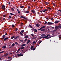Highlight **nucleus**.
<instances>
[{
  "instance_id": "nucleus-23",
  "label": "nucleus",
  "mask_w": 61,
  "mask_h": 61,
  "mask_svg": "<svg viewBox=\"0 0 61 61\" xmlns=\"http://www.w3.org/2000/svg\"><path fill=\"white\" fill-rule=\"evenodd\" d=\"M17 10L18 13H20V11H19V10L18 9H17Z\"/></svg>"
},
{
  "instance_id": "nucleus-37",
  "label": "nucleus",
  "mask_w": 61,
  "mask_h": 61,
  "mask_svg": "<svg viewBox=\"0 0 61 61\" xmlns=\"http://www.w3.org/2000/svg\"><path fill=\"white\" fill-rule=\"evenodd\" d=\"M15 44L14 43H13L12 45V46H15Z\"/></svg>"
},
{
  "instance_id": "nucleus-61",
  "label": "nucleus",
  "mask_w": 61,
  "mask_h": 61,
  "mask_svg": "<svg viewBox=\"0 0 61 61\" xmlns=\"http://www.w3.org/2000/svg\"><path fill=\"white\" fill-rule=\"evenodd\" d=\"M27 40V39H25V40H24V41H25Z\"/></svg>"
},
{
  "instance_id": "nucleus-54",
  "label": "nucleus",
  "mask_w": 61,
  "mask_h": 61,
  "mask_svg": "<svg viewBox=\"0 0 61 61\" xmlns=\"http://www.w3.org/2000/svg\"><path fill=\"white\" fill-rule=\"evenodd\" d=\"M58 36V37L59 36V39H60L61 38V36L60 37V36Z\"/></svg>"
},
{
  "instance_id": "nucleus-47",
  "label": "nucleus",
  "mask_w": 61,
  "mask_h": 61,
  "mask_svg": "<svg viewBox=\"0 0 61 61\" xmlns=\"http://www.w3.org/2000/svg\"><path fill=\"white\" fill-rule=\"evenodd\" d=\"M37 37H34L32 39H36V38Z\"/></svg>"
},
{
  "instance_id": "nucleus-41",
  "label": "nucleus",
  "mask_w": 61,
  "mask_h": 61,
  "mask_svg": "<svg viewBox=\"0 0 61 61\" xmlns=\"http://www.w3.org/2000/svg\"><path fill=\"white\" fill-rule=\"evenodd\" d=\"M36 48H33L32 49L33 50V51H34V50H36Z\"/></svg>"
},
{
  "instance_id": "nucleus-29",
  "label": "nucleus",
  "mask_w": 61,
  "mask_h": 61,
  "mask_svg": "<svg viewBox=\"0 0 61 61\" xmlns=\"http://www.w3.org/2000/svg\"><path fill=\"white\" fill-rule=\"evenodd\" d=\"M20 34L21 35V36H23V34L21 32H20Z\"/></svg>"
},
{
  "instance_id": "nucleus-40",
  "label": "nucleus",
  "mask_w": 61,
  "mask_h": 61,
  "mask_svg": "<svg viewBox=\"0 0 61 61\" xmlns=\"http://www.w3.org/2000/svg\"><path fill=\"white\" fill-rule=\"evenodd\" d=\"M24 49V47H23L20 48V49Z\"/></svg>"
},
{
  "instance_id": "nucleus-56",
  "label": "nucleus",
  "mask_w": 61,
  "mask_h": 61,
  "mask_svg": "<svg viewBox=\"0 0 61 61\" xmlns=\"http://www.w3.org/2000/svg\"><path fill=\"white\" fill-rule=\"evenodd\" d=\"M53 5H54V6H55V5H56V4H55V3H53Z\"/></svg>"
},
{
  "instance_id": "nucleus-36",
  "label": "nucleus",
  "mask_w": 61,
  "mask_h": 61,
  "mask_svg": "<svg viewBox=\"0 0 61 61\" xmlns=\"http://www.w3.org/2000/svg\"><path fill=\"white\" fill-rule=\"evenodd\" d=\"M20 8H24V6H20Z\"/></svg>"
},
{
  "instance_id": "nucleus-59",
  "label": "nucleus",
  "mask_w": 61,
  "mask_h": 61,
  "mask_svg": "<svg viewBox=\"0 0 61 61\" xmlns=\"http://www.w3.org/2000/svg\"><path fill=\"white\" fill-rule=\"evenodd\" d=\"M42 12H44V13H46V12L45 11H44V10H42Z\"/></svg>"
},
{
  "instance_id": "nucleus-5",
  "label": "nucleus",
  "mask_w": 61,
  "mask_h": 61,
  "mask_svg": "<svg viewBox=\"0 0 61 61\" xmlns=\"http://www.w3.org/2000/svg\"><path fill=\"white\" fill-rule=\"evenodd\" d=\"M8 38V37H6V38H5L4 39L3 38H2V39L3 40H4V41H6V40H7L8 39V38Z\"/></svg>"
},
{
  "instance_id": "nucleus-63",
  "label": "nucleus",
  "mask_w": 61,
  "mask_h": 61,
  "mask_svg": "<svg viewBox=\"0 0 61 61\" xmlns=\"http://www.w3.org/2000/svg\"><path fill=\"white\" fill-rule=\"evenodd\" d=\"M46 19H47V20H48V18H47V17L46 18Z\"/></svg>"
},
{
  "instance_id": "nucleus-14",
  "label": "nucleus",
  "mask_w": 61,
  "mask_h": 61,
  "mask_svg": "<svg viewBox=\"0 0 61 61\" xmlns=\"http://www.w3.org/2000/svg\"><path fill=\"white\" fill-rule=\"evenodd\" d=\"M15 36H13L12 37H11V39H13V38H14V39H15Z\"/></svg>"
},
{
  "instance_id": "nucleus-32",
  "label": "nucleus",
  "mask_w": 61,
  "mask_h": 61,
  "mask_svg": "<svg viewBox=\"0 0 61 61\" xmlns=\"http://www.w3.org/2000/svg\"><path fill=\"white\" fill-rule=\"evenodd\" d=\"M10 14L11 15H14V14L13 13H10Z\"/></svg>"
},
{
  "instance_id": "nucleus-53",
  "label": "nucleus",
  "mask_w": 61,
  "mask_h": 61,
  "mask_svg": "<svg viewBox=\"0 0 61 61\" xmlns=\"http://www.w3.org/2000/svg\"><path fill=\"white\" fill-rule=\"evenodd\" d=\"M20 48H19L18 50V51H20Z\"/></svg>"
},
{
  "instance_id": "nucleus-64",
  "label": "nucleus",
  "mask_w": 61,
  "mask_h": 61,
  "mask_svg": "<svg viewBox=\"0 0 61 61\" xmlns=\"http://www.w3.org/2000/svg\"><path fill=\"white\" fill-rule=\"evenodd\" d=\"M9 3V5H10V2H8Z\"/></svg>"
},
{
  "instance_id": "nucleus-46",
  "label": "nucleus",
  "mask_w": 61,
  "mask_h": 61,
  "mask_svg": "<svg viewBox=\"0 0 61 61\" xmlns=\"http://www.w3.org/2000/svg\"><path fill=\"white\" fill-rule=\"evenodd\" d=\"M29 26L30 27H31V28H32V26L31 25H29Z\"/></svg>"
},
{
  "instance_id": "nucleus-16",
  "label": "nucleus",
  "mask_w": 61,
  "mask_h": 61,
  "mask_svg": "<svg viewBox=\"0 0 61 61\" xmlns=\"http://www.w3.org/2000/svg\"><path fill=\"white\" fill-rule=\"evenodd\" d=\"M26 46V44H23L21 45V47H23V46Z\"/></svg>"
},
{
  "instance_id": "nucleus-18",
  "label": "nucleus",
  "mask_w": 61,
  "mask_h": 61,
  "mask_svg": "<svg viewBox=\"0 0 61 61\" xmlns=\"http://www.w3.org/2000/svg\"><path fill=\"white\" fill-rule=\"evenodd\" d=\"M19 36H17L16 37H15V39H17V38H19Z\"/></svg>"
},
{
  "instance_id": "nucleus-44",
  "label": "nucleus",
  "mask_w": 61,
  "mask_h": 61,
  "mask_svg": "<svg viewBox=\"0 0 61 61\" xmlns=\"http://www.w3.org/2000/svg\"><path fill=\"white\" fill-rule=\"evenodd\" d=\"M17 30H18V29H17V28H16V29L15 30V31H17Z\"/></svg>"
},
{
  "instance_id": "nucleus-45",
  "label": "nucleus",
  "mask_w": 61,
  "mask_h": 61,
  "mask_svg": "<svg viewBox=\"0 0 61 61\" xmlns=\"http://www.w3.org/2000/svg\"><path fill=\"white\" fill-rule=\"evenodd\" d=\"M43 36H41V37L39 38V39H41V38H43Z\"/></svg>"
},
{
  "instance_id": "nucleus-7",
  "label": "nucleus",
  "mask_w": 61,
  "mask_h": 61,
  "mask_svg": "<svg viewBox=\"0 0 61 61\" xmlns=\"http://www.w3.org/2000/svg\"><path fill=\"white\" fill-rule=\"evenodd\" d=\"M46 27V26H43L42 27H41V28L40 29H38V30H41V29H43V28H45Z\"/></svg>"
},
{
  "instance_id": "nucleus-57",
  "label": "nucleus",
  "mask_w": 61,
  "mask_h": 61,
  "mask_svg": "<svg viewBox=\"0 0 61 61\" xmlns=\"http://www.w3.org/2000/svg\"><path fill=\"white\" fill-rule=\"evenodd\" d=\"M47 9H45L44 10V11H47Z\"/></svg>"
},
{
  "instance_id": "nucleus-11",
  "label": "nucleus",
  "mask_w": 61,
  "mask_h": 61,
  "mask_svg": "<svg viewBox=\"0 0 61 61\" xmlns=\"http://www.w3.org/2000/svg\"><path fill=\"white\" fill-rule=\"evenodd\" d=\"M25 13H29V11L28 10H26L24 11Z\"/></svg>"
},
{
  "instance_id": "nucleus-21",
  "label": "nucleus",
  "mask_w": 61,
  "mask_h": 61,
  "mask_svg": "<svg viewBox=\"0 0 61 61\" xmlns=\"http://www.w3.org/2000/svg\"><path fill=\"white\" fill-rule=\"evenodd\" d=\"M15 44H16V45H19V44H18V43L17 42H15Z\"/></svg>"
},
{
  "instance_id": "nucleus-17",
  "label": "nucleus",
  "mask_w": 61,
  "mask_h": 61,
  "mask_svg": "<svg viewBox=\"0 0 61 61\" xmlns=\"http://www.w3.org/2000/svg\"><path fill=\"white\" fill-rule=\"evenodd\" d=\"M24 38H26V39H27V38H28V36H25Z\"/></svg>"
},
{
  "instance_id": "nucleus-39",
  "label": "nucleus",
  "mask_w": 61,
  "mask_h": 61,
  "mask_svg": "<svg viewBox=\"0 0 61 61\" xmlns=\"http://www.w3.org/2000/svg\"><path fill=\"white\" fill-rule=\"evenodd\" d=\"M36 42L35 41H34V42H33V44H36Z\"/></svg>"
},
{
  "instance_id": "nucleus-28",
  "label": "nucleus",
  "mask_w": 61,
  "mask_h": 61,
  "mask_svg": "<svg viewBox=\"0 0 61 61\" xmlns=\"http://www.w3.org/2000/svg\"><path fill=\"white\" fill-rule=\"evenodd\" d=\"M47 8H48L49 9V10H51V8L50 7H47Z\"/></svg>"
},
{
  "instance_id": "nucleus-26",
  "label": "nucleus",
  "mask_w": 61,
  "mask_h": 61,
  "mask_svg": "<svg viewBox=\"0 0 61 61\" xmlns=\"http://www.w3.org/2000/svg\"><path fill=\"white\" fill-rule=\"evenodd\" d=\"M41 31H45V29H43L41 30Z\"/></svg>"
},
{
  "instance_id": "nucleus-19",
  "label": "nucleus",
  "mask_w": 61,
  "mask_h": 61,
  "mask_svg": "<svg viewBox=\"0 0 61 61\" xmlns=\"http://www.w3.org/2000/svg\"><path fill=\"white\" fill-rule=\"evenodd\" d=\"M44 3L45 4H46V5H47L49 4V3H48L47 2H45Z\"/></svg>"
},
{
  "instance_id": "nucleus-27",
  "label": "nucleus",
  "mask_w": 61,
  "mask_h": 61,
  "mask_svg": "<svg viewBox=\"0 0 61 61\" xmlns=\"http://www.w3.org/2000/svg\"><path fill=\"white\" fill-rule=\"evenodd\" d=\"M41 36H46V35L45 34H43L41 35Z\"/></svg>"
},
{
  "instance_id": "nucleus-31",
  "label": "nucleus",
  "mask_w": 61,
  "mask_h": 61,
  "mask_svg": "<svg viewBox=\"0 0 61 61\" xmlns=\"http://www.w3.org/2000/svg\"><path fill=\"white\" fill-rule=\"evenodd\" d=\"M33 34H31V36H33V37L35 36V35H33Z\"/></svg>"
},
{
  "instance_id": "nucleus-35",
  "label": "nucleus",
  "mask_w": 61,
  "mask_h": 61,
  "mask_svg": "<svg viewBox=\"0 0 61 61\" xmlns=\"http://www.w3.org/2000/svg\"><path fill=\"white\" fill-rule=\"evenodd\" d=\"M6 46H3V48L5 49L6 48Z\"/></svg>"
},
{
  "instance_id": "nucleus-34",
  "label": "nucleus",
  "mask_w": 61,
  "mask_h": 61,
  "mask_svg": "<svg viewBox=\"0 0 61 61\" xmlns=\"http://www.w3.org/2000/svg\"><path fill=\"white\" fill-rule=\"evenodd\" d=\"M20 41L21 42H22V43L23 42V40H20Z\"/></svg>"
},
{
  "instance_id": "nucleus-62",
  "label": "nucleus",
  "mask_w": 61,
  "mask_h": 61,
  "mask_svg": "<svg viewBox=\"0 0 61 61\" xmlns=\"http://www.w3.org/2000/svg\"><path fill=\"white\" fill-rule=\"evenodd\" d=\"M48 28H49L48 27L47 28H46V30H47V29H48Z\"/></svg>"
},
{
  "instance_id": "nucleus-43",
  "label": "nucleus",
  "mask_w": 61,
  "mask_h": 61,
  "mask_svg": "<svg viewBox=\"0 0 61 61\" xmlns=\"http://www.w3.org/2000/svg\"><path fill=\"white\" fill-rule=\"evenodd\" d=\"M21 33H24V30H21Z\"/></svg>"
},
{
  "instance_id": "nucleus-24",
  "label": "nucleus",
  "mask_w": 61,
  "mask_h": 61,
  "mask_svg": "<svg viewBox=\"0 0 61 61\" xmlns=\"http://www.w3.org/2000/svg\"><path fill=\"white\" fill-rule=\"evenodd\" d=\"M5 52V51H3L1 52H0V54H2V53H4Z\"/></svg>"
},
{
  "instance_id": "nucleus-51",
  "label": "nucleus",
  "mask_w": 61,
  "mask_h": 61,
  "mask_svg": "<svg viewBox=\"0 0 61 61\" xmlns=\"http://www.w3.org/2000/svg\"><path fill=\"white\" fill-rule=\"evenodd\" d=\"M47 24V22H46V21H45V24Z\"/></svg>"
},
{
  "instance_id": "nucleus-33",
  "label": "nucleus",
  "mask_w": 61,
  "mask_h": 61,
  "mask_svg": "<svg viewBox=\"0 0 61 61\" xmlns=\"http://www.w3.org/2000/svg\"><path fill=\"white\" fill-rule=\"evenodd\" d=\"M12 25V26L13 27H15V25H14V24L12 25Z\"/></svg>"
},
{
  "instance_id": "nucleus-50",
  "label": "nucleus",
  "mask_w": 61,
  "mask_h": 61,
  "mask_svg": "<svg viewBox=\"0 0 61 61\" xmlns=\"http://www.w3.org/2000/svg\"><path fill=\"white\" fill-rule=\"evenodd\" d=\"M31 30L32 31V32H34V29H32Z\"/></svg>"
},
{
  "instance_id": "nucleus-8",
  "label": "nucleus",
  "mask_w": 61,
  "mask_h": 61,
  "mask_svg": "<svg viewBox=\"0 0 61 61\" xmlns=\"http://www.w3.org/2000/svg\"><path fill=\"white\" fill-rule=\"evenodd\" d=\"M20 17V18H23V19H25L26 20L27 19L25 17L23 16H21V17Z\"/></svg>"
},
{
  "instance_id": "nucleus-48",
  "label": "nucleus",
  "mask_w": 61,
  "mask_h": 61,
  "mask_svg": "<svg viewBox=\"0 0 61 61\" xmlns=\"http://www.w3.org/2000/svg\"><path fill=\"white\" fill-rule=\"evenodd\" d=\"M50 36V35L49 34H48L47 35V36Z\"/></svg>"
},
{
  "instance_id": "nucleus-25",
  "label": "nucleus",
  "mask_w": 61,
  "mask_h": 61,
  "mask_svg": "<svg viewBox=\"0 0 61 61\" xmlns=\"http://www.w3.org/2000/svg\"><path fill=\"white\" fill-rule=\"evenodd\" d=\"M57 29L54 30L53 31V32H56V31H57Z\"/></svg>"
},
{
  "instance_id": "nucleus-60",
  "label": "nucleus",
  "mask_w": 61,
  "mask_h": 61,
  "mask_svg": "<svg viewBox=\"0 0 61 61\" xmlns=\"http://www.w3.org/2000/svg\"><path fill=\"white\" fill-rule=\"evenodd\" d=\"M5 56H7L8 55V54L7 53H6L5 54Z\"/></svg>"
},
{
  "instance_id": "nucleus-4",
  "label": "nucleus",
  "mask_w": 61,
  "mask_h": 61,
  "mask_svg": "<svg viewBox=\"0 0 61 61\" xmlns=\"http://www.w3.org/2000/svg\"><path fill=\"white\" fill-rule=\"evenodd\" d=\"M1 9H3L4 10H5V6L4 5H3L1 8Z\"/></svg>"
},
{
  "instance_id": "nucleus-15",
  "label": "nucleus",
  "mask_w": 61,
  "mask_h": 61,
  "mask_svg": "<svg viewBox=\"0 0 61 61\" xmlns=\"http://www.w3.org/2000/svg\"><path fill=\"white\" fill-rule=\"evenodd\" d=\"M29 43H30V40H28V41H27V44H28Z\"/></svg>"
},
{
  "instance_id": "nucleus-38",
  "label": "nucleus",
  "mask_w": 61,
  "mask_h": 61,
  "mask_svg": "<svg viewBox=\"0 0 61 61\" xmlns=\"http://www.w3.org/2000/svg\"><path fill=\"white\" fill-rule=\"evenodd\" d=\"M9 19H10V18H12V16L10 15L9 16Z\"/></svg>"
},
{
  "instance_id": "nucleus-55",
  "label": "nucleus",
  "mask_w": 61,
  "mask_h": 61,
  "mask_svg": "<svg viewBox=\"0 0 61 61\" xmlns=\"http://www.w3.org/2000/svg\"><path fill=\"white\" fill-rule=\"evenodd\" d=\"M8 59H9V58H11V57L10 56H8Z\"/></svg>"
},
{
  "instance_id": "nucleus-13",
  "label": "nucleus",
  "mask_w": 61,
  "mask_h": 61,
  "mask_svg": "<svg viewBox=\"0 0 61 61\" xmlns=\"http://www.w3.org/2000/svg\"><path fill=\"white\" fill-rule=\"evenodd\" d=\"M34 47V46L33 45L31 47H30V49L31 50H32L33 49V48Z\"/></svg>"
},
{
  "instance_id": "nucleus-22",
  "label": "nucleus",
  "mask_w": 61,
  "mask_h": 61,
  "mask_svg": "<svg viewBox=\"0 0 61 61\" xmlns=\"http://www.w3.org/2000/svg\"><path fill=\"white\" fill-rule=\"evenodd\" d=\"M6 36H5V35H3L2 36V37L3 38H5Z\"/></svg>"
},
{
  "instance_id": "nucleus-1",
  "label": "nucleus",
  "mask_w": 61,
  "mask_h": 61,
  "mask_svg": "<svg viewBox=\"0 0 61 61\" xmlns=\"http://www.w3.org/2000/svg\"><path fill=\"white\" fill-rule=\"evenodd\" d=\"M51 37H51V36H49V37H48V36H43V38H46V39H49V38H51Z\"/></svg>"
},
{
  "instance_id": "nucleus-20",
  "label": "nucleus",
  "mask_w": 61,
  "mask_h": 61,
  "mask_svg": "<svg viewBox=\"0 0 61 61\" xmlns=\"http://www.w3.org/2000/svg\"><path fill=\"white\" fill-rule=\"evenodd\" d=\"M34 30V32H35L36 33V32H37V30H36V29H35Z\"/></svg>"
},
{
  "instance_id": "nucleus-58",
  "label": "nucleus",
  "mask_w": 61,
  "mask_h": 61,
  "mask_svg": "<svg viewBox=\"0 0 61 61\" xmlns=\"http://www.w3.org/2000/svg\"><path fill=\"white\" fill-rule=\"evenodd\" d=\"M53 19H54V18H51V20H53Z\"/></svg>"
},
{
  "instance_id": "nucleus-3",
  "label": "nucleus",
  "mask_w": 61,
  "mask_h": 61,
  "mask_svg": "<svg viewBox=\"0 0 61 61\" xmlns=\"http://www.w3.org/2000/svg\"><path fill=\"white\" fill-rule=\"evenodd\" d=\"M24 55V53H20V54H17V55L18 56H23V55Z\"/></svg>"
},
{
  "instance_id": "nucleus-30",
  "label": "nucleus",
  "mask_w": 61,
  "mask_h": 61,
  "mask_svg": "<svg viewBox=\"0 0 61 61\" xmlns=\"http://www.w3.org/2000/svg\"><path fill=\"white\" fill-rule=\"evenodd\" d=\"M11 9L12 11H15V9L13 8H12Z\"/></svg>"
},
{
  "instance_id": "nucleus-49",
  "label": "nucleus",
  "mask_w": 61,
  "mask_h": 61,
  "mask_svg": "<svg viewBox=\"0 0 61 61\" xmlns=\"http://www.w3.org/2000/svg\"><path fill=\"white\" fill-rule=\"evenodd\" d=\"M42 42V41H39L38 42L39 43H41V42Z\"/></svg>"
},
{
  "instance_id": "nucleus-6",
  "label": "nucleus",
  "mask_w": 61,
  "mask_h": 61,
  "mask_svg": "<svg viewBox=\"0 0 61 61\" xmlns=\"http://www.w3.org/2000/svg\"><path fill=\"white\" fill-rule=\"evenodd\" d=\"M47 24H48V25H52L53 24L52 23V22H48L47 23Z\"/></svg>"
},
{
  "instance_id": "nucleus-52",
  "label": "nucleus",
  "mask_w": 61,
  "mask_h": 61,
  "mask_svg": "<svg viewBox=\"0 0 61 61\" xmlns=\"http://www.w3.org/2000/svg\"><path fill=\"white\" fill-rule=\"evenodd\" d=\"M58 26H60V27H59V28H61V24H60L59 25H58Z\"/></svg>"
},
{
  "instance_id": "nucleus-10",
  "label": "nucleus",
  "mask_w": 61,
  "mask_h": 61,
  "mask_svg": "<svg viewBox=\"0 0 61 61\" xmlns=\"http://www.w3.org/2000/svg\"><path fill=\"white\" fill-rule=\"evenodd\" d=\"M59 22H60V20H56V21L54 22V23H55V24H57V23H59Z\"/></svg>"
},
{
  "instance_id": "nucleus-12",
  "label": "nucleus",
  "mask_w": 61,
  "mask_h": 61,
  "mask_svg": "<svg viewBox=\"0 0 61 61\" xmlns=\"http://www.w3.org/2000/svg\"><path fill=\"white\" fill-rule=\"evenodd\" d=\"M36 26H37V27H38L40 26V25L39 24H37L36 25Z\"/></svg>"
},
{
  "instance_id": "nucleus-2",
  "label": "nucleus",
  "mask_w": 61,
  "mask_h": 61,
  "mask_svg": "<svg viewBox=\"0 0 61 61\" xmlns=\"http://www.w3.org/2000/svg\"><path fill=\"white\" fill-rule=\"evenodd\" d=\"M60 27V26H56L55 27V29H58Z\"/></svg>"
},
{
  "instance_id": "nucleus-42",
  "label": "nucleus",
  "mask_w": 61,
  "mask_h": 61,
  "mask_svg": "<svg viewBox=\"0 0 61 61\" xmlns=\"http://www.w3.org/2000/svg\"><path fill=\"white\" fill-rule=\"evenodd\" d=\"M3 16L4 17H5V15H3Z\"/></svg>"
},
{
  "instance_id": "nucleus-9",
  "label": "nucleus",
  "mask_w": 61,
  "mask_h": 61,
  "mask_svg": "<svg viewBox=\"0 0 61 61\" xmlns=\"http://www.w3.org/2000/svg\"><path fill=\"white\" fill-rule=\"evenodd\" d=\"M31 12L32 13H36V11L34 9L31 10Z\"/></svg>"
}]
</instances>
